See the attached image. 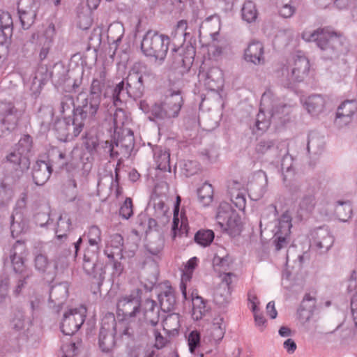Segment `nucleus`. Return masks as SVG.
<instances>
[{"mask_svg": "<svg viewBox=\"0 0 357 357\" xmlns=\"http://www.w3.org/2000/svg\"><path fill=\"white\" fill-rule=\"evenodd\" d=\"M243 59L246 62L255 66L265 63L264 48L261 43L253 40L244 50Z\"/></svg>", "mask_w": 357, "mask_h": 357, "instance_id": "obj_16", "label": "nucleus"}, {"mask_svg": "<svg viewBox=\"0 0 357 357\" xmlns=\"http://www.w3.org/2000/svg\"><path fill=\"white\" fill-rule=\"evenodd\" d=\"M291 217L287 211L284 213L279 219L277 230L273 237V245L275 251L288 247L291 242Z\"/></svg>", "mask_w": 357, "mask_h": 357, "instance_id": "obj_6", "label": "nucleus"}, {"mask_svg": "<svg viewBox=\"0 0 357 357\" xmlns=\"http://www.w3.org/2000/svg\"><path fill=\"white\" fill-rule=\"evenodd\" d=\"M105 75V67L102 66L91 84V118L99 108Z\"/></svg>", "mask_w": 357, "mask_h": 357, "instance_id": "obj_10", "label": "nucleus"}, {"mask_svg": "<svg viewBox=\"0 0 357 357\" xmlns=\"http://www.w3.org/2000/svg\"><path fill=\"white\" fill-rule=\"evenodd\" d=\"M310 248L319 254L327 252L334 243V238L327 228L319 227L312 234Z\"/></svg>", "mask_w": 357, "mask_h": 357, "instance_id": "obj_7", "label": "nucleus"}, {"mask_svg": "<svg viewBox=\"0 0 357 357\" xmlns=\"http://www.w3.org/2000/svg\"><path fill=\"white\" fill-rule=\"evenodd\" d=\"M111 246L112 248L119 249V252L123 250V238L119 234H114L111 237Z\"/></svg>", "mask_w": 357, "mask_h": 357, "instance_id": "obj_58", "label": "nucleus"}, {"mask_svg": "<svg viewBox=\"0 0 357 357\" xmlns=\"http://www.w3.org/2000/svg\"><path fill=\"white\" fill-rule=\"evenodd\" d=\"M141 310V299L138 296L131 294L120 298L117 303V314L123 315V319L136 317Z\"/></svg>", "mask_w": 357, "mask_h": 357, "instance_id": "obj_8", "label": "nucleus"}, {"mask_svg": "<svg viewBox=\"0 0 357 357\" xmlns=\"http://www.w3.org/2000/svg\"><path fill=\"white\" fill-rule=\"evenodd\" d=\"M357 109L356 102L354 100H345L337 108L336 113L340 116H347L352 118Z\"/></svg>", "mask_w": 357, "mask_h": 357, "instance_id": "obj_42", "label": "nucleus"}, {"mask_svg": "<svg viewBox=\"0 0 357 357\" xmlns=\"http://www.w3.org/2000/svg\"><path fill=\"white\" fill-rule=\"evenodd\" d=\"M242 18L248 23L255 21L257 11L254 2L248 1L244 3L241 9Z\"/></svg>", "mask_w": 357, "mask_h": 357, "instance_id": "obj_38", "label": "nucleus"}, {"mask_svg": "<svg viewBox=\"0 0 357 357\" xmlns=\"http://www.w3.org/2000/svg\"><path fill=\"white\" fill-rule=\"evenodd\" d=\"M188 341L190 351L194 353L200 344L199 333L197 331H191L189 334Z\"/></svg>", "mask_w": 357, "mask_h": 357, "instance_id": "obj_55", "label": "nucleus"}, {"mask_svg": "<svg viewBox=\"0 0 357 357\" xmlns=\"http://www.w3.org/2000/svg\"><path fill=\"white\" fill-rule=\"evenodd\" d=\"M48 259L44 255L40 254L35 257L34 264L38 271L45 272L48 266Z\"/></svg>", "mask_w": 357, "mask_h": 357, "instance_id": "obj_56", "label": "nucleus"}, {"mask_svg": "<svg viewBox=\"0 0 357 357\" xmlns=\"http://www.w3.org/2000/svg\"><path fill=\"white\" fill-rule=\"evenodd\" d=\"M142 268L144 269L145 279L151 287L155 285L158 282L159 275V270L155 261L153 259L150 261H145Z\"/></svg>", "mask_w": 357, "mask_h": 357, "instance_id": "obj_32", "label": "nucleus"}, {"mask_svg": "<svg viewBox=\"0 0 357 357\" xmlns=\"http://www.w3.org/2000/svg\"><path fill=\"white\" fill-rule=\"evenodd\" d=\"M224 319L222 317L216 318L210 329L212 339L217 343L222 340L225 333V327L223 326Z\"/></svg>", "mask_w": 357, "mask_h": 357, "instance_id": "obj_36", "label": "nucleus"}, {"mask_svg": "<svg viewBox=\"0 0 357 357\" xmlns=\"http://www.w3.org/2000/svg\"><path fill=\"white\" fill-rule=\"evenodd\" d=\"M101 231L97 226H91V252L98 253L100 250L99 243H101Z\"/></svg>", "mask_w": 357, "mask_h": 357, "instance_id": "obj_44", "label": "nucleus"}, {"mask_svg": "<svg viewBox=\"0 0 357 357\" xmlns=\"http://www.w3.org/2000/svg\"><path fill=\"white\" fill-rule=\"evenodd\" d=\"M171 72L175 74V78L180 79L187 73L194 61L195 48L191 45H181L172 50Z\"/></svg>", "mask_w": 357, "mask_h": 357, "instance_id": "obj_4", "label": "nucleus"}, {"mask_svg": "<svg viewBox=\"0 0 357 357\" xmlns=\"http://www.w3.org/2000/svg\"><path fill=\"white\" fill-rule=\"evenodd\" d=\"M213 264L215 268V270L217 271V267L221 268L222 270H219L218 271L220 273L221 271H225L228 270L229 266V260L228 256L225 257H220L215 255L213 259Z\"/></svg>", "mask_w": 357, "mask_h": 357, "instance_id": "obj_52", "label": "nucleus"}, {"mask_svg": "<svg viewBox=\"0 0 357 357\" xmlns=\"http://www.w3.org/2000/svg\"><path fill=\"white\" fill-rule=\"evenodd\" d=\"M282 180L284 185L292 199H296L301 193H304L311 185L307 183H302L296 179L294 172L291 167H287L286 171H284L283 164H282Z\"/></svg>", "mask_w": 357, "mask_h": 357, "instance_id": "obj_9", "label": "nucleus"}, {"mask_svg": "<svg viewBox=\"0 0 357 357\" xmlns=\"http://www.w3.org/2000/svg\"><path fill=\"white\" fill-rule=\"evenodd\" d=\"M255 152L258 155H266L272 159H275L280 155L278 144L274 139H261L255 146Z\"/></svg>", "mask_w": 357, "mask_h": 357, "instance_id": "obj_19", "label": "nucleus"}, {"mask_svg": "<svg viewBox=\"0 0 357 357\" xmlns=\"http://www.w3.org/2000/svg\"><path fill=\"white\" fill-rule=\"evenodd\" d=\"M170 38L168 36L159 33L156 31L149 30L143 36L141 50L148 57L163 61L167 56Z\"/></svg>", "mask_w": 357, "mask_h": 357, "instance_id": "obj_3", "label": "nucleus"}, {"mask_svg": "<svg viewBox=\"0 0 357 357\" xmlns=\"http://www.w3.org/2000/svg\"><path fill=\"white\" fill-rule=\"evenodd\" d=\"M39 0H19L18 9L20 20L24 29H29L33 23L36 14L31 8Z\"/></svg>", "mask_w": 357, "mask_h": 357, "instance_id": "obj_15", "label": "nucleus"}, {"mask_svg": "<svg viewBox=\"0 0 357 357\" xmlns=\"http://www.w3.org/2000/svg\"><path fill=\"white\" fill-rule=\"evenodd\" d=\"M125 319H122L118 322L116 321L115 329H114V334L115 335H119L120 337L123 335H127L128 337L132 336V333L130 332V327Z\"/></svg>", "mask_w": 357, "mask_h": 357, "instance_id": "obj_48", "label": "nucleus"}, {"mask_svg": "<svg viewBox=\"0 0 357 357\" xmlns=\"http://www.w3.org/2000/svg\"><path fill=\"white\" fill-rule=\"evenodd\" d=\"M147 252L153 256L156 257L158 259H161V255L164 248L162 241L155 245L153 243H150L146 246Z\"/></svg>", "mask_w": 357, "mask_h": 357, "instance_id": "obj_54", "label": "nucleus"}, {"mask_svg": "<svg viewBox=\"0 0 357 357\" xmlns=\"http://www.w3.org/2000/svg\"><path fill=\"white\" fill-rule=\"evenodd\" d=\"M188 24L186 20H182L177 23L176 31L177 33L183 36L185 40L190 36V33L186 32Z\"/></svg>", "mask_w": 357, "mask_h": 357, "instance_id": "obj_61", "label": "nucleus"}, {"mask_svg": "<svg viewBox=\"0 0 357 357\" xmlns=\"http://www.w3.org/2000/svg\"><path fill=\"white\" fill-rule=\"evenodd\" d=\"M0 28L7 29L9 33H12L13 19L8 12L0 10Z\"/></svg>", "mask_w": 357, "mask_h": 357, "instance_id": "obj_50", "label": "nucleus"}, {"mask_svg": "<svg viewBox=\"0 0 357 357\" xmlns=\"http://www.w3.org/2000/svg\"><path fill=\"white\" fill-rule=\"evenodd\" d=\"M316 204L315 189L311 186L303 194L298 204V209L302 212L310 213L314 208Z\"/></svg>", "mask_w": 357, "mask_h": 357, "instance_id": "obj_23", "label": "nucleus"}, {"mask_svg": "<svg viewBox=\"0 0 357 357\" xmlns=\"http://www.w3.org/2000/svg\"><path fill=\"white\" fill-rule=\"evenodd\" d=\"M126 84V95L135 100L141 98L144 92V76L141 72L131 70L123 79Z\"/></svg>", "mask_w": 357, "mask_h": 357, "instance_id": "obj_11", "label": "nucleus"}, {"mask_svg": "<svg viewBox=\"0 0 357 357\" xmlns=\"http://www.w3.org/2000/svg\"><path fill=\"white\" fill-rule=\"evenodd\" d=\"M126 84L124 79L116 84L114 87L112 93V98L115 105H117L118 102H122L121 98H123L125 95H126Z\"/></svg>", "mask_w": 357, "mask_h": 357, "instance_id": "obj_46", "label": "nucleus"}, {"mask_svg": "<svg viewBox=\"0 0 357 357\" xmlns=\"http://www.w3.org/2000/svg\"><path fill=\"white\" fill-rule=\"evenodd\" d=\"M316 300L310 294H306L298 310V319L303 323L308 321L313 314Z\"/></svg>", "mask_w": 357, "mask_h": 357, "instance_id": "obj_20", "label": "nucleus"}, {"mask_svg": "<svg viewBox=\"0 0 357 357\" xmlns=\"http://www.w3.org/2000/svg\"><path fill=\"white\" fill-rule=\"evenodd\" d=\"M255 126L259 130H266L269 126V122L264 119V114L262 112V108H260V113L257 116Z\"/></svg>", "mask_w": 357, "mask_h": 357, "instance_id": "obj_59", "label": "nucleus"}, {"mask_svg": "<svg viewBox=\"0 0 357 357\" xmlns=\"http://www.w3.org/2000/svg\"><path fill=\"white\" fill-rule=\"evenodd\" d=\"M197 196L199 202L204 206L209 205L213 200V188L208 183H204L201 188L197 190Z\"/></svg>", "mask_w": 357, "mask_h": 357, "instance_id": "obj_35", "label": "nucleus"}, {"mask_svg": "<svg viewBox=\"0 0 357 357\" xmlns=\"http://www.w3.org/2000/svg\"><path fill=\"white\" fill-rule=\"evenodd\" d=\"M334 212L336 217L342 222H347L351 218L353 209L349 201H337L335 203Z\"/></svg>", "mask_w": 357, "mask_h": 357, "instance_id": "obj_31", "label": "nucleus"}, {"mask_svg": "<svg viewBox=\"0 0 357 357\" xmlns=\"http://www.w3.org/2000/svg\"><path fill=\"white\" fill-rule=\"evenodd\" d=\"M199 81H203L204 84L211 91H215L222 85L223 74L222 70L215 66L206 68L201 66L198 74Z\"/></svg>", "mask_w": 357, "mask_h": 357, "instance_id": "obj_12", "label": "nucleus"}, {"mask_svg": "<svg viewBox=\"0 0 357 357\" xmlns=\"http://www.w3.org/2000/svg\"><path fill=\"white\" fill-rule=\"evenodd\" d=\"M144 316L146 321L155 326L159 321V310L156 303L151 299H146L144 304Z\"/></svg>", "mask_w": 357, "mask_h": 357, "instance_id": "obj_26", "label": "nucleus"}, {"mask_svg": "<svg viewBox=\"0 0 357 357\" xmlns=\"http://www.w3.org/2000/svg\"><path fill=\"white\" fill-rule=\"evenodd\" d=\"M310 70V63L305 56H298L294 61L291 74L287 75V85L303 80Z\"/></svg>", "mask_w": 357, "mask_h": 357, "instance_id": "obj_17", "label": "nucleus"}, {"mask_svg": "<svg viewBox=\"0 0 357 357\" xmlns=\"http://www.w3.org/2000/svg\"><path fill=\"white\" fill-rule=\"evenodd\" d=\"M46 34L48 36L46 37L45 41L43 46L42 47L40 53L39 58L40 60H44L47 58L52 42V36L54 33V26L53 24H50L45 31Z\"/></svg>", "mask_w": 357, "mask_h": 357, "instance_id": "obj_40", "label": "nucleus"}, {"mask_svg": "<svg viewBox=\"0 0 357 357\" xmlns=\"http://www.w3.org/2000/svg\"><path fill=\"white\" fill-rule=\"evenodd\" d=\"M89 5L87 1L77 8L76 23L77 27L82 30H87L89 26Z\"/></svg>", "mask_w": 357, "mask_h": 357, "instance_id": "obj_33", "label": "nucleus"}, {"mask_svg": "<svg viewBox=\"0 0 357 357\" xmlns=\"http://www.w3.org/2000/svg\"><path fill=\"white\" fill-rule=\"evenodd\" d=\"M267 183L268 178L265 172L256 173L248 188L250 197L255 200L261 199L266 192Z\"/></svg>", "mask_w": 357, "mask_h": 357, "instance_id": "obj_18", "label": "nucleus"}, {"mask_svg": "<svg viewBox=\"0 0 357 357\" xmlns=\"http://www.w3.org/2000/svg\"><path fill=\"white\" fill-rule=\"evenodd\" d=\"M302 38L307 42H315L324 60L337 59L349 50L344 36L328 27L318 28L313 31L305 30L302 33Z\"/></svg>", "mask_w": 357, "mask_h": 357, "instance_id": "obj_1", "label": "nucleus"}, {"mask_svg": "<svg viewBox=\"0 0 357 357\" xmlns=\"http://www.w3.org/2000/svg\"><path fill=\"white\" fill-rule=\"evenodd\" d=\"M116 326V319L114 314L108 313L102 319L100 332L102 333H114Z\"/></svg>", "mask_w": 357, "mask_h": 357, "instance_id": "obj_43", "label": "nucleus"}, {"mask_svg": "<svg viewBox=\"0 0 357 357\" xmlns=\"http://www.w3.org/2000/svg\"><path fill=\"white\" fill-rule=\"evenodd\" d=\"M158 300L161 309L165 312L173 310L176 305V297L174 289L169 287L158 294Z\"/></svg>", "mask_w": 357, "mask_h": 357, "instance_id": "obj_25", "label": "nucleus"}, {"mask_svg": "<svg viewBox=\"0 0 357 357\" xmlns=\"http://www.w3.org/2000/svg\"><path fill=\"white\" fill-rule=\"evenodd\" d=\"M114 336L115 335L114 333H102V332L99 333L98 344L100 349L103 352L109 351L114 346Z\"/></svg>", "mask_w": 357, "mask_h": 357, "instance_id": "obj_39", "label": "nucleus"}, {"mask_svg": "<svg viewBox=\"0 0 357 357\" xmlns=\"http://www.w3.org/2000/svg\"><path fill=\"white\" fill-rule=\"evenodd\" d=\"M280 1L282 4L279 11L280 15L284 18L291 17L295 12V8L290 4L291 0Z\"/></svg>", "mask_w": 357, "mask_h": 357, "instance_id": "obj_51", "label": "nucleus"}, {"mask_svg": "<svg viewBox=\"0 0 357 357\" xmlns=\"http://www.w3.org/2000/svg\"><path fill=\"white\" fill-rule=\"evenodd\" d=\"M183 105V97L179 90L171 91L163 100L150 105L146 100H141L139 108L152 121L170 119L178 116Z\"/></svg>", "mask_w": 357, "mask_h": 357, "instance_id": "obj_2", "label": "nucleus"}, {"mask_svg": "<svg viewBox=\"0 0 357 357\" xmlns=\"http://www.w3.org/2000/svg\"><path fill=\"white\" fill-rule=\"evenodd\" d=\"M204 160L210 162L214 161L218 157V152L215 149H205L201 153Z\"/></svg>", "mask_w": 357, "mask_h": 357, "instance_id": "obj_62", "label": "nucleus"}, {"mask_svg": "<svg viewBox=\"0 0 357 357\" xmlns=\"http://www.w3.org/2000/svg\"><path fill=\"white\" fill-rule=\"evenodd\" d=\"M105 273L104 264L102 262L94 264L92 271L91 272V291L93 294L100 289L104 280Z\"/></svg>", "mask_w": 357, "mask_h": 357, "instance_id": "obj_24", "label": "nucleus"}, {"mask_svg": "<svg viewBox=\"0 0 357 357\" xmlns=\"http://www.w3.org/2000/svg\"><path fill=\"white\" fill-rule=\"evenodd\" d=\"M231 287L218 284L213 293V301L219 307H225L231 301Z\"/></svg>", "mask_w": 357, "mask_h": 357, "instance_id": "obj_28", "label": "nucleus"}, {"mask_svg": "<svg viewBox=\"0 0 357 357\" xmlns=\"http://www.w3.org/2000/svg\"><path fill=\"white\" fill-rule=\"evenodd\" d=\"M71 222L67 214L61 215L57 222L56 234L57 238L60 239L66 236V232L70 229Z\"/></svg>", "mask_w": 357, "mask_h": 357, "instance_id": "obj_41", "label": "nucleus"}, {"mask_svg": "<svg viewBox=\"0 0 357 357\" xmlns=\"http://www.w3.org/2000/svg\"><path fill=\"white\" fill-rule=\"evenodd\" d=\"M351 310L356 328H357V295L352 297L351 301Z\"/></svg>", "mask_w": 357, "mask_h": 357, "instance_id": "obj_64", "label": "nucleus"}, {"mask_svg": "<svg viewBox=\"0 0 357 357\" xmlns=\"http://www.w3.org/2000/svg\"><path fill=\"white\" fill-rule=\"evenodd\" d=\"M78 347H76V344L70 342L65 344L62 346L61 350L63 354L62 357H74L77 354Z\"/></svg>", "mask_w": 357, "mask_h": 357, "instance_id": "obj_57", "label": "nucleus"}, {"mask_svg": "<svg viewBox=\"0 0 357 357\" xmlns=\"http://www.w3.org/2000/svg\"><path fill=\"white\" fill-rule=\"evenodd\" d=\"M325 100L321 95L310 96L305 102V106L308 113L312 116L320 114L324 108Z\"/></svg>", "mask_w": 357, "mask_h": 357, "instance_id": "obj_27", "label": "nucleus"}, {"mask_svg": "<svg viewBox=\"0 0 357 357\" xmlns=\"http://www.w3.org/2000/svg\"><path fill=\"white\" fill-rule=\"evenodd\" d=\"M52 169L50 166L44 161H38L33 172V178L38 185H43L50 177Z\"/></svg>", "mask_w": 357, "mask_h": 357, "instance_id": "obj_21", "label": "nucleus"}, {"mask_svg": "<svg viewBox=\"0 0 357 357\" xmlns=\"http://www.w3.org/2000/svg\"><path fill=\"white\" fill-rule=\"evenodd\" d=\"M20 119V112L13 102H1L0 104V137L14 130L17 126Z\"/></svg>", "mask_w": 357, "mask_h": 357, "instance_id": "obj_5", "label": "nucleus"}, {"mask_svg": "<svg viewBox=\"0 0 357 357\" xmlns=\"http://www.w3.org/2000/svg\"><path fill=\"white\" fill-rule=\"evenodd\" d=\"M153 208L155 209L156 218H159L166 216V213L168 211V208L162 200L160 199H154Z\"/></svg>", "mask_w": 357, "mask_h": 357, "instance_id": "obj_53", "label": "nucleus"}, {"mask_svg": "<svg viewBox=\"0 0 357 357\" xmlns=\"http://www.w3.org/2000/svg\"><path fill=\"white\" fill-rule=\"evenodd\" d=\"M135 146L134 136L132 131L129 130L128 134L118 139L114 144L109 145V151L112 157L118 156L122 154L123 157L128 158Z\"/></svg>", "mask_w": 357, "mask_h": 357, "instance_id": "obj_14", "label": "nucleus"}, {"mask_svg": "<svg viewBox=\"0 0 357 357\" xmlns=\"http://www.w3.org/2000/svg\"><path fill=\"white\" fill-rule=\"evenodd\" d=\"M84 321V312L77 309L70 310L64 314L61 328L63 334L72 335L76 333Z\"/></svg>", "mask_w": 357, "mask_h": 357, "instance_id": "obj_13", "label": "nucleus"}, {"mask_svg": "<svg viewBox=\"0 0 357 357\" xmlns=\"http://www.w3.org/2000/svg\"><path fill=\"white\" fill-rule=\"evenodd\" d=\"M210 310L207 301L199 296H194L192 294V317L195 319H201Z\"/></svg>", "mask_w": 357, "mask_h": 357, "instance_id": "obj_30", "label": "nucleus"}, {"mask_svg": "<svg viewBox=\"0 0 357 357\" xmlns=\"http://www.w3.org/2000/svg\"><path fill=\"white\" fill-rule=\"evenodd\" d=\"M324 148V138L315 132H310L307 143V152L312 155H319L323 151Z\"/></svg>", "mask_w": 357, "mask_h": 357, "instance_id": "obj_29", "label": "nucleus"}, {"mask_svg": "<svg viewBox=\"0 0 357 357\" xmlns=\"http://www.w3.org/2000/svg\"><path fill=\"white\" fill-rule=\"evenodd\" d=\"M234 205L240 211H243L245 208V197L241 193H238L234 199H231Z\"/></svg>", "mask_w": 357, "mask_h": 357, "instance_id": "obj_60", "label": "nucleus"}, {"mask_svg": "<svg viewBox=\"0 0 357 357\" xmlns=\"http://www.w3.org/2000/svg\"><path fill=\"white\" fill-rule=\"evenodd\" d=\"M101 33L102 29L100 27L94 28L93 31V33L91 36L90 40L93 43H91V49L93 48L94 52L96 53V59H97L98 52L99 51V46L101 43Z\"/></svg>", "mask_w": 357, "mask_h": 357, "instance_id": "obj_49", "label": "nucleus"}, {"mask_svg": "<svg viewBox=\"0 0 357 357\" xmlns=\"http://www.w3.org/2000/svg\"><path fill=\"white\" fill-rule=\"evenodd\" d=\"M352 118L347 116H340L338 113H336V117L335 119V124L342 128L344 126L348 125L351 121Z\"/></svg>", "mask_w": 357, "mask_h": 357, "instance_id": "obj_63", "label": "nucleus"}, {"mask_svg": "<svg viewBox=\"0 0 357 357\" xmlns=\"http://www.w3.org/2000/svg\"><path fill=\"white\" fill-rule=\"evenodd\" d=\"M132 201L130 197H127L119 209V215L124 219L128 220L133 215Z\"/></svg>", "mask_w": 357, "mask_h": 357, "instance_id": "obj_47", "label": "nucleus"}, {"mask_svg": "<svg viewBox=\"0 0 357 357\" xmlns=\"http://www.w3.org/2000/svg\"><path fill=\"white\" fill-rule=\"evenodd\" d=\"M214 237L215 234L212 230L200 229L195 234L194 240L201 246L207 247L211 244Z\"/></svg>", "mask_w": 357, "mask_h": 357, "instance_id": "obj_37", "label": "nucleus"}, {"mask_svg": "<svg viewBox=\"0 0 357 357\" xmlns=\"http://www.w3.org/2000/svg\"><path fill=\"white\" fill-rule=\"evenodd\" d=\"M199 170V164L195 160H186L183 161L182 165V171L187 176L195 175Z\"/></svg>", "mask_w": 357, "mask_h": 357, "instance_id": "obj_45", "label": "nucleus"}, {"mask_svg": "<svg viewBox=\"0 0 357 357\" xmlns=\"http://www.w3.org/2000/svg\"><path fill=\"white\" fill-rule=\"evenodd\" d=\"M242 223L238 215L232 213L227 217L225 230L232 236H238L242 231Z\"/></svg>", "mask_w": 357, "mask_h": 357, "instance_id": "obj_34", "label": "nucleus"}, {"mask_svg": "<svg viewBox=\"0 0 357 357\" xmlns=\"http://www.w3.org/2000/svg\"><path fill=\"white\" fill-rule=\"evenodd\" d=\"M154 158L158 169L163 172H171L170 153L161 146H155L153 149Z\"/></svg>", "mask_w": 357, "mask_h": 357, "instance_id": "obj_22", "label": "nucleus"}]
</instances>
